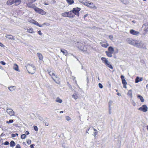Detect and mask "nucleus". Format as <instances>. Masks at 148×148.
I'll return each instance as SVG.
<instances>
[{"instance_id":"1","label":"nucleus","mask_w":148,"mask_h":148,"mask_svg":"<svg viewBox=\"0 0 148 148\" xmlns=\"http://www.w3.org/2000/svg\"><path fill=\"white\" fill-rule=\"evenodd\" d=\"M32 3H28L27 4V6L29 8H33L36 12L42 15H44L45 14V12L43 10L35 6L34 5L32 4Z\"/></svg>"},{"instance_id":"2","label":"nucleus","mask_w":148,"mask_h":148,"mask_svg":"<svg viewBox=\"0 0 148 148\" xmlns=\"http://www.w3.org/2000/svg\"><path fill=\"white\" fill-rule=\"evenodd\" d=\"M25 67L29 73L33 74L35 72V67L32 64H28L25 65Z\"/></svg>"},{"instance_id":"3","label":"nucleus","mask_w":148,"mask_h":148,"mask_svg":"<svg viewBox=\"0 0 148 148\" xmlns=\"http://www.w3.org/2000/svg\"><path fill=\"white\" fill-rule=\"evenodd\" d=\"M77 46L78 48L84 52L87 51V49L86 47L84 46V43H82L81 42H77Z\"/></svg>"},{"instance_id":"4","label":"nucleus","mask_w":148,"mask_h":148,"mask_svg":"<svg viewBox=\"0 0 148 148\" xmlns=\"http://www.w3.org/2000/svg\"><path fill=\"white\" fill-rule=\"evenodd\" d=\"M21 2V0H8L6 2V4L8 5H10L15 3V5L17 6L20 4Z\"/></svg>"},{"instance_id":"5","label":"nucleus","mask_w":148,"mask_h":148,"mask_svg":"<svg viewBox=\"0 0 148 148\" xmlns=\"http://www.w3.org/2000/svg\"><path fill=\"white\" fill-rule=\"evenodd\" d=\"M47 71L49 75L51 77L52 79L58 76L56 74L55 71L52 68H49L48 69Z\"/></svg>"},{"instance_id":"6","label":"nucleus","mask_w":148,"mask_h":148,"mask_svg":"<svg viewBox=\"0 0 148 148\" xmlns=\"http://www.w3.org/2000/svg\"><path fill=\"white\" fill-rule=\"evenodd\" d=\"M136 47L139 48L146 49V46L145 43L142 41L139 42L138 41Z\"/></svg>"},{"instance_id":"7","label":"nucleus","mask_w":148,"mask_h":148,"mask_svg":"<svg viewBox=\"0 0 148 148\" xmlns=\"http://www.w3.org/2000/svg\"><path fill=\"white\" fill-rule=\"evenodd\" d=\"M126 41L127 43L130 44L135 46H136L138 41L137 40H134L129 38L127 39Z\"/></svg>"},{"instance_id":"8","label":"nucleus","mask_w":148,"mask_h":148,"mask_svg":"<svg viewBox=\"0 0 148 148\" xmlns=\"http://www.w3.org/2000/svg\"><path fill=\"white\" fill-rule=\"evenodd\" d=\"M80 8H73L72 10L73 13H74L75 15L78 16L79 15V12L80 10Z\"/></svg>"},{"instance_id":"9","label":"nucleus","mask_w":148,"mask_h":148,"mask_svg":"<svg viewBox=\"0 0 148 148\" xmlns=\"http://www.w3.org/2000/svg\"><path fill=\"white\" fill-rule=\"evenodd\" d=\"M148 107L146 105H143L141 107L138 109L139 110L144 112H146L148 110Z\"/></svg>"},{"instance_id":"10","label":"nucleus","mask_w":148,"mask_h":148,"mask_svg":"<svg viewBox=\"0 0 148 148\" xmlns=\"http://www.w3.org/2000/svg\"><path fill=\"white\" fill-rule=\"evenodd\" d=\"M7 113L10 116H14V112L13 110L10 108H8L7 109Z\"/></svg>"},{"instance_id":"11","label":"nucleus","mask_w":148,"mask_h":148,"mask_svg":"<svg viewBox=\"0 0 148 148\" xmlns=\"http://www.w3.org/2000/svg\"><path fill=\"white\" fill-rule=\"evenodd\" d=\"M130 32L131 34L136 36H138L140 34L139 32L136 31L134 29H131L130 30Z\"/></svg>"},{"instance_id":"12","label":"nucleus","mask_w":148,"mask_h":148,"mask_svg":"<svg viewBox=\"0 0 148 148\" xmlns=\"http://www.w3.org/2000/svg\"><path fill=\"white\" fill-rule=\"evenodd\" d=\"M52 79L57 84H60V79L58 76L57 77Z\"/></svg>"},{"instance_id":"13","label":"nucleus","mask_w":148,"mask_h":148,"mask_svg":"<svg viewBox=\"0 0 148 148\" xmlns=\"http://www.w3.org/2000/svg\"><path fill=\"white\" fill-rule=\"evenodd\" d=\"M69 13L68 12H65L62 14V15L63 17H67L70 18L71 16L69 15Z\"/></svg>"},{"instance_id":"14","label":"nucleus","mask_w":148,"mask_h":148,"mask_svg":"<svg viewBox=\"0 0 148 148\" xmlns=\"http://www.w3.org/2000/svg\"><path fill=\"white\" fill-rule=\"evenodd\" d=\"M6 37L9 39L12 40H14L15 39L14 37L11 35L6 34L5 36Z\"/></svg>"},{"instance_id":"15","label":"nucleus","mask_w":148,"mask_h":148,"mask_svg":"<svg viewBox=\"0 0 148 148\" xmlns=\"http://www.w3.org/2000/svg\"><path fill=\"white\" fill-rule=\"evenodd\" d=\"M72 97L74 99H76L78 98V96L77 95V92H75L72 95Z\"/></svg>"},{"instance_id":"16","label":"nucleus","mask_w":148,"mask_h":148,"mask_svg":"<svg viewBox=\"0 0 148 148\" xmlns=\"http://www.w3.org/2000/svg\"><path fill=\"white\" fill-rule=\"evenodd\" d=\"M88 7L91 8H96V7L92 3L90 2L88 5Z\"/></svg>"},{"instance_id":"17","label":"nucleus","mask_w":148,"mask_h":148,"mask_svg":"<svg viewBox=\"0 0 148 148\" xmlns=\"http://www.w3.org/2000/svg\"><path fill=\"white\" fill-rule=\"evenodd\" d=\"M8 89L11 92L14 90L16 89V87L14 86H11L8 87Z\"/></svg>"},{"instance_id":"18","label":"nucleus","mask_w":148,"mask_h":148,"mask_svg":"<svg viewBox=\"0 0 148 148\" xmlns=\"http://www.w3.org/2000/svg\"><path fill=\"white\" fill-rule=\"evenodd\" d=\"M60 51L61 52L63 53L64 55H65L66 56H67L68 55V53L66 50L63 49V50L61 49Z\"/></svg>"},{"instance_id":"19","label":"nucleus","mask_w":148,"mask_h":148,"mask_svg":"<svg viewBox=\"0 0 148 148\" xmlns=\"http://www.w3.org/2000/svg\"><path fill=\"white\" fill-rule=\"evenodd\" d=\"M100 44L101 45V46L105 48H106L108 46H109L108 44V43H106L105 42H101Z\"/></svg>"},{"instance_id":"20","label":"nucleus","mask_w":148,"mask_h":148,"mask_svg":"<svg viewBox=\"0 0 148 148\" xmlns=\"http://www.w3.org/2000/svg\"><path fill=\"white\" fill-rule=\"evenodd\" d=\"M127 95L130 97L131 98H132V90H130L128 93Z\"/></svg>"},{"instance_id":"21","label":"nucleus","mask_w":148,"mask_h":148,"mask_svg":"<svg viewBox=\"0 0 148 148\" xmlns=\"http://www.w3.org/2000/svg\"><path fill=\"white\" fill-rule=\"evenodd\" d=\"M101 59L103 61V62L105 64H107V63L108 62V60L104 57H102Z\"/></svg>"},{"instance_id":"22","label":"nucleus","mask_w":148,"mask_h":148,"mask_svg":"<svg viewBox=\"0 0 148 148\" xmlns=\"http://www.w3.org/2000/svg\"><path fill=\"white\" fill-rule=\"evenodd\" d=\"M105 52L107 56H108V57H111L112 56V54L113 53L109 52L108 51H106Z\"/></svg>"},{"instance_id":"23","label":"nucleus","mask_w":148,"mask_h":148,"mask_svg":"<svg viewBox=\"0 0 148 148\" xmlns=\"http://www.w3.org/2000/svg\"><path fill=\"white\" fill-rule=\"evenodd\" d=\"M138 98L139 99L141 102H143L144 101L143 98L141 95H138L137 96Z\"/></svg>"},{"instance_id":"24","label":"nucleus","mask_w":148,"mask_h":148,"mask_svg":"<svg viewBox=\"0 0 148 148\" xmlns=\"http://www.w3.org/2000/svg\"><path fill=\"white\" fill-rule=\"evenodd\" d=\"M108 50L109 52L113 53L114 51V48L111 46L109 47L108 49Z\"/></svg>"},{"instance_id":"25","label":"nucleus","mask_w":148,"mask_h":148,"mask_svg":"<svg viewBox=\"0 0 148 148\" xmlns=\"http://www.w3.org/2000/svg\"><path fill=\"white\" fill-rule=\"evenodd\" d=\"M108 67L110 68L111 69H113V67L112 66V65L110 64V62L108 61V62L107 63V64H105Z\"/></svg>"},{"instance_id":"26","label":"nucleus","mask_w":148,"mask_h":148,"mask_svg":"<svg viewBox=\"0 0 148 148\" xmlns=\"http://www.w3.org/2000/svg\"><path fill=\"white\" fill-rule=\"evenodd\" d=\"M37 55L40 60H42L43 59V56L41 53H37Z\"/></svg>"},{"instance_id":"27","label":"nucleus","mask_w":148,"mask_h":148,"mask_svg":"<svg viewBox=\"0 0 148 148\" xmlns=\"http://www.w3.org/2000/svg\"><path fill=\"white\" fill-rule=\"evenodd\" d=\"M145 27L144 29V30L147 32H148V24L147 23L145 24Z\"/></svg>"},{"instance_id":"28","label":"nucleus","mask_w":148,"mask_h":148,"mask_svg":"<svg viewBox=\"0 0 148 148\" xmlns=\"http://www.w3.org/2000/svg\"><path fill=\"white\" fill-rule=\"evenodd\" d=\"M67 2L69 4L71 5L74 3V1L73 0H66Z\"/></svg>"},{"instance_id":"29","label":"nucleus","mask_w":148,"mask_h":148,"mask_svg":"<svg viewBox=\"0 0 148 148\" xmlns=\"http://www.w3.org/2000/svg\"><path fill=\"white\" fill-rule=\"evenodd\" d=\"M124 4H128L129 3V2L128 0H123L121 1Z\"/></svg>"},{"instance_id":"30","label":"nucleus","mask_w":148,"mask_h":148,"mask_svg":"<svg viewBox=\"0 0 148 148\" xmlns=\"http://www.w3.org/2000/svg\"><path fill=\"white\" fill-rule=\"evenodd\" d=\"M33 23L35 25H37L38 26L40 27H41L42 26V25H40L38 23L36 22V21H34V22H33Z\"/></svg>"},{"instance_id":"31","label":"nucleus","mask_w":148,"mask_h":148,"mask_svg":"<svg viewBox=\"0 0 148 148\" xmlns=\"http://www.w3.org/2000/svg\"><path fill=\"white\" fill-rule=\"evenodd\" d=\"M15 145V143L13 140L11 141L10 143V145L11 147H13Z\"/></svg>"},{"instance_id":"32","label":"nucleus","mask_w":148,"mask_h":148,"mask_svg":"<svg viewBox=\"0 0 148 148\" xmlns=\"http://www.w3.org/2000/svg\"><path fill=\"white\" fill-rule=\"evenodd\" d=\"M56 102H59L60 103H62V100L60 99L59 97H57L56 100Z\"/></svg>"},{"instance_id":"33","label":"nucleus","mask_w":148,"mask_h":148,"mask_svg":"<svg viewBox=\"0 0 148 148\" xmlns=\"http://www.w3.org/2000/svg\"><path fill=\"white\" fill-rule=\"evenodd\" d=\"M33 29L32 28L27 29V32H28L29 33H32L33 32Z\"/></svg>"},{"instance_id":"34","label":"nucleus","mask_w":148,"mask_h":148,"mask_svg":"<svg viewBox=\"0 0 148 148\" xmlns=\"http://www.w3.org/2000/svg\"><path fill=\"white\" fill-rule=\"evenodd\" d=\"M140 78L137 76L135 79V82L136 83H138L140 82Z\"/></svg>"},{"instance_id":"35","label":"nucleus","mask_w":148,"mask_h":148,"mask_svg":"<svg viewBox=\"0 0 148 148\" xmlns=\"http://www.w3.org/2000/svg\"><path fill=\"white\" fill-rule=\"evenodd\" d=\"M13 121H14L13 120L10 119V120L9 121H6V123H8V124L11 123L13 122Z\"/></svg>"},{"instance_id":"36","label":"nucleus","mask_w":148,"mask_h":148,"mask_svg":"<svg viewBox=\"0 0 148 148\" xmlns=\"http://www.w3.org/2000/svg\"><path fill=\"white\" fill-rule=\"evenodd\" d=\"M69 15L71 16L70 18L71 17H73V15L72 14V11H70V12H69Z\"/></svg>"},{"instance_id":"37","label":"nucleus","mask_w":148,"mask_h":148,"mask_svg":"<svg viewBox=\"0 0 148 148\" xmlns=\"http://www.w3.org/2000/svg\"><path fill=\"white\" fill-rule=\"evenodd\" d=\"M122 83L123 84H127V82H126V80L125 79H123V80H122Z\"/></svg>"},{"instance_id":"38","label":"nucleus","mask_w":148,"mask_h":148,"mask_svg":"<svg viewBox=\"0 0 148 148\" xmlns=\"http://www.w3.org/2000/svg\"><path fill=\"white\" fill-rule=\"evenodd\" d=\"M36 0H28V3H33L36 1Z\"/></svg>"},{"instance_id":"39","label":"nucleus","mask_w":148,"mask_h":148,"mask_svg":"<svg viewBox=\"0 0 148 148\" xmlns=\"http://www.w3.org/2000/svg\"><path fill=\"white\" fill-rule=\"evenodd\" d=\"M26 135L25 134H23L21 135V138L22 139H24L25 138Z\"/></svg>"},{"instance_id":"40","label":"nucleus","mask_w":148,"mask_h":148,"mask_svg":"<svg viewBox=\"0 0 148 148\" xmlns=\"http://www.w3.org/2000/svg\"><path fill=\"white\" fill-rule=\"evenodd\" d=\"M111 108L110 107V104H109V113L110 114L111 113Z\"/></svg>"},{"instance_id":"41","label":"nucleus","mask_w":148,"mask_h":148,"mask_svg":"<svg viewBox=\"0 0 148 148\" xmlns=\"http://www.w3.org/2000/svg\"><path fill=\"white\" fill-rule=\"evenodd\" d=\"M15 65H16V67H14V69H15V70L17 71H18V66L16 64H15Z\"/></svg>"},{"instance_id":"42","label":"nucleus","mask_w":148,"mask_h":148,"mask_svg":"<svg viewBox=\"0 0 148 148\" xmlns=\"http://www.w3.org/2000/svg\"><path fill=\"white\" fill-rule=\"evenodd\" d=\"M86 81H87V85L88 86V84L89 83V79H88V76H86Z\"/></svg>"},{"instance_id":"43","label":"nucleus","mask_w":148,"mask_h":148,"mask_svg":"<svg viewBox=\"0 0 148 148\" xmlns=\"http://www.w3.org/2000/svg\"><path fill=\"white\" fill-rule=\"evenodd\" d=\"M66 119L68 121H69L70 120H71V119L70 117H69V116H66Z\"/></svg>"},{"instance_id":"44","label":"nucleus","mask_w":148,"mask_h":148,"mask_svg":"<svg viewBox=\"0 0 148 148\" xmlns=\"http://www.w3.org/2000/svg\"><path fill=\"white\" fill-rule=\"evenodd\" d=\"M100 88H102L103 87L102 84L101 83H99L98 84Z\"/></svg>"},{"instance_id":"45","label":"nucleus","mask_w":148,"mask_h":148,"mask_svg":"<svg viewBox=\"0 0 148 148\" xmlns=\"http://www.w3.org/2000/svg\"><path fill=\"white\" fill-rule=\"evenodd\" d=\"M89 3L90 2H85L84 3V4L85 5L88 7V5L89 4Z\"/></svg>"},{"instance_id":"46","label":"nucleus","mask_w":148,"mask_h":148,"mask_svg":"<svg viewBox=\"0 0 148 148\" xmlns=\"http://www.w3.org/2000/svg\"><path fill=\"white\" fill-rule=\"evenodd\" d=\"M27 143L29 145L31 143V141L30 140H28L27 141Z\"/></svg>"},{"instance_id":"47","label":"nucleus","mask_w":148,"mask_h":148,"mask_svg":"<svg viewBox=\"0 0 148 148\" xmlns=\"http://www.w3.org/2000/svg\"><path fill=\"white\" fill-rule=\"evenodd\" d=\"M9 143L8 142V141H6L4 143V144L5 145H9Z\"/></svg>"},{"instance_id":"48","label":"nucleus","mask_w":148,"mask_h":148,"mask_svg":"<svg viewBox=\"0 0 148 148\" xmlns=\"http://www.w3.org/2000/svg\"><path fill=\"white\" fill-rule=\"evenodd\" d=\"M34 130L36 131L38 130V128L36 126L34 127Z\"/></svg>"},{"instance_id":"49","label":"nucleus","mask_w":148,"mask_h":148,"mask_svg":"<svg viewBox=\"0 0 148 148\" xmlns=\"http://www.w3.org/2000/svg\"><path fill=\"white\" fill-rule=\"evenodd\" d=\"M121 78L122 80H123V79H125L124 78V77L123 75H121Z\"/></svg>"},{"instance_id":"50","label":"nucleus","mask_w":148,"mask_h":148,"mask_svg":"<svg viewBox=\"0 0 148 148\" xmlns=\"http://www.w3.org/2000/svg\"><path fill=\"white\" fill-rule=\"evenodd\" d=\"M0 63L3 65H5L6 64L4 62L2 61H1Z\"/></svg>"},{"instance_id":"51","label":"nucleus","mask_w":148,"mask_h":148,"mask_svg":"<svg viewBox=\"0 0 148 148\" xmlns=\"http://www.w3.org/2000/svg\"><path fill=\"white\" fill-rule=\"evenodd\" d=\"M16 148H21L19 144L17 145L16 147Z\"/></svg>"},{"instance_id":"52","label":"nucleus","mask_w":148,"mask_h":148,"mask_svg":"<svg viewBox=\"0 0 148 148\" xmlns=\"http://www.w3.org/2000/svg\"><path fill=\"white\" fill-rule=\"evenodd\" d=\"M97 134V132H94V136L95 137H96V136Z\"/></svg>"},{"instance_id":"53","label":"nucleus","mask_w":148,"mask_h":148,"mask_svg":"<svg viewBox=\"0 0 148 148\" xmlns=\"http://www.w3.org/2000/svg\"><path fill=\"white\" fill-rule=\"evenodd\" d=\"M38 33L40 36L42 35V33L41 32V31H39L38 32Z\"/></svg>"},{"instance_id":"54","label":"nucleus","mask_w":148,"mask_h":148,"mask_svg":"<svg viewBox=\"0 0 148 148\" xmlns=\"http://www.w3.org/2000/svg\"><path fill=\"white\" fill-rule=\"evenodd\" d=\"M132 104L133 106H135L136 105V103L134 102V101H132Z\"/></svg>"},{"instance_id":"55","label":"nucleus","mask_w":148,"mask_h":148,"mask_svg":"<svg viewBox=\"0 0 148 148\" xmlns=\"http://www.w3.org/2000/svg\"><path fill=\"white\" fill-rule=\"evenodd\" d=\"M90 127H89L88 129L86 130V133H88V134H89V133H88V131H89L90 129Z\"/></svg>"},{"instance_id":"56","label":"nucleus","mask_w":148,"mask_h":148,"mask_svg":"<svg viewBox=\"0 0 148 148\" xmlns=\"http://www.w3.org/2000/svg\"><path fill=\"white\" fill-rule=\"evenodd\" d=\"M29 134V132L28 131H26L25 132V134L28 135Z\"/></svg>"},{"instance_id":"57","label":"nucleus","mask_w":148,"mask_h":148,"mask_svg":"<svg viewBox=\"0 0 148 148\" xmlns=\"http://www.w3.org/2000/svg\"><path fill=\"white\" fill-rule=\"evenodd\" d=\"M35 145L34 144H32L30 145V147L31 148H34V146Z\"/></svg>"},{"instance_id":"58","label":"nucleus","mask_w":148,"mask_h":148,"mask_svg":"<svg viewBox=\"0 0 148 148\" xmlns=\"http://www.w3.org/2000/svg\"><path fill=\"white\" fill-rule=\"evenodd\" d=\"M127 84H123V87L124 88H126L127 87H126V85Z\"/></svg>"},{"instance_id":"59","label":"nucleus","mask_w":148,"mask_h":148,"mask_svg":"<svg viewBox=\"0 0 148 148\" xmlns=\"http://www.w3.org/2000/svg\"><path fill=\"white\" fill-rule=\"evenodd\" d=\"M16 135L14 134H12V137H15Z\"/></svg>"},{"instance_id":"60","label":"nucleus","mask_w":148,"mask_h":148,"mask_svg":"<svg viewBox=\"0 0 148 148\" xmlns=\"http://www.w3.org/2000/svg\"><path fill=\"white\" fill-rule=\"evenodd\" d=\"M112 101L111 100H110V101L109 102V103H108L109 106V104H110L111 105V104L112 103Z\"/></svg>"},{"instance_id":"61","label":"nucleus","mask_w":148,"mask_h":148,"mask_svg":"<svg viewBox=\"0 0 148 148\" xmlns=\"http://www.w3.org/2000/svg\"><path fill=\"white\" fill-rule=\"evenodd\" d=\"M0 46H1V47H3L4 46V45L2 44L0 42Z\"/></svg>"},{"instance_id":"62","label":"nucleus","mask_w":148,"mask_h":148,"mask_svg":"<svg viewBox=\"0 0 148 148\" xmlns=\"http://www.w3.org/2000/svg\"><path fill=\"white\" fill-rule=\"evenodd\" d=\"M92 127L93 129V130L94 131H95V132H97V130L96 129H95L93 127Z\"/></svg>"},{"instance_id":"63","label":"nucleus","mask_w":148,"mask_h":148,"mask_svg":"<svg viewBox=\"0 0 148 148\" xmlns=\"http://www.w3.org/2000/svg\"><path fill=\"white\" fill-rule=\"evenodd\" d=\"M117 95L119 96H121L119 92L117 93Z\"/></svg>"},{"instance_id":"64","label":"nucleus","mask_w":148,"mask_h":148,"mask_svg":"<svg viewBox=\"0 0 148 148\" xmlns=\"http://www.w3.org/2000/svg\"><path fill=\"white\" fill-rule=\"evenodd\" d=\"M109 37V38L111 39L113 38V36H110Z\"/></svg>"}]
</instances>
